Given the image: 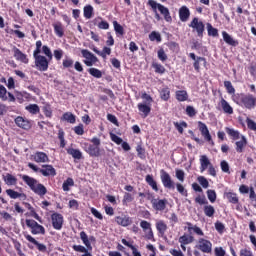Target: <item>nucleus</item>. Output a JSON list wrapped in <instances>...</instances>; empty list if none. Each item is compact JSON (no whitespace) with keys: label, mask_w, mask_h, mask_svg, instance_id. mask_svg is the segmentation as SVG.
Returning a JSON list of instances; mask_svg holds the SVG:
<instances>
[{"label":"nucleus","mask_w":256,"mask_h":256,"mask_svg":"<svg viewBox=\"0 0 256 256\" xmlns=\"http://www.w3.org/2000/svg\"><path fill=\"white\" fill-rule=\"evenodd\" d=\"M90 143H82V149L85 153H88L90 157H101V139L94 137L90 140Z\"/></svg>","instance_id":"obj_1"},{"label":"nucleus","mask_w":256,"mask_h":256,"mask_svg":"<svg viewBox=\"0 0 256 256\" xmlns=\"http://www.w3.org/2000/svg\"><path fill=\"white\" fill-rule=\"evenodd\" d=\"M26 225L31 229L32 235H45V227L41 226L37 221L27 219Z\"/></svg>","instance_id":"obj_2"},{"label":"nucleus","mask_w":256,"mask_h":256,"mask_svg":"<svg viewBox=\"0 0 256 256\" xmlns=\"http://www.w3.org/2000/svg\"><path fill=\"white\" fill-rule=\"evenodd\" d=\"M196 249H199L202 253H211L213 251V244L207 239L200 238L196 244Z\"/></svg>","instance_id":"obj_3"},{"label":"nucleus","mask_w":256,"mask_h":256,"mask_svg":"<svg viewBox=\"0 0 256 256\" xmlns=\"http://www.w3.org/2000/svg\"><path fill=\"white\" fill-rule=\"evenodd\" d=\"M189 27L197 32L198 37H203V33L205 32V24H203V21L199 20V18H193L189 24Z\"/></svg>","instance_id":"obj_4"},{"label":"nucleus","mask_w":256,"mask_h":256,"mask_svg":"<svg viewBox=\"0 0 256 256\" xmlns=\"http://www.w3.org/2000/svg\"><path fill=\"white\" fill-rule=\"evenodd\" d=\"M160 179L166 189H175V182H173L171 175H169L165 170L160 171Z\"/></svg>","instance_id":"obj_5"},{"label":"nucleus","mask_w":256,"mask_h":256,"mask_svg":"<svg viewBox=\"0 0 256 256\" xmlns=\"http://www.w3.org/2000/svg\"><path fill=\"white\" fill-rule=\"evenodd\" d=\"M82 57H84V63L87 67H93V65H95V63H97L98 59L97 56L93 55V53H91L89 50H85L83 49L81 51Z\"/></svg>","instance_id":"obj_6"},{"label":"nucleus","mask_w":256,"mask_h":256,"mask_svg":"<svg viewBox=\"0 0 256 256\" xmlns=\"http://www.w3.org/2000/svg\"><path fill=\"white\" fill-rule=\"evenodd\" d=\"M34 59L38 71H47V69H49V61L45 56H38Z\"/></svg>","instance_id":"obj_7"},{"label":"nucleus","mask_w":256,"mask_h":256,"mask_svg":"<svg viewBox=\"0 0 256 256\" xmlns=\"http://www.w3.org/2000/svg\"><path fill=\"white\" fill-rule=\"evenodd\" d=\"M152 207L155 209V211H165L167 207V199H158V198H153L151 200Z\"/></svg>","instance_id":"obj_8"},{"label":"nucleus","mask_w":256,"mask_h":256,"mask_svg":"<svg viewBox=\"0 0 256 256\" xmlns=\"http://www.w3.org/2000/svg\"><path fill=\"white\" fill-rule=\"evenodd\" d=\"M12 52L14 55V59H16V61H20V63H25V65L29 63V59L27 58V55L25 53H22L19 50V48H17L16 46H13Z\"/></svg>","instance_id":"obj_9"},{"label":"nucleus","mask_w":256,"mask_h":256,"mask_svg":"<svg viewBox=\"0 0 256 256\" xmlns=\"http://www.w3.org/2000/svg\"><path fill=\"white\" fill-rule=\"evenodd\" d=\"M80 239L82 241V243L85 245V247L89 250L92 251L93 250V246H91V242L95 241V237L94 236H88L87 233H85V231L80 232Z\"/></svg>","instance_id":"obj_10"},{"label":"nucleus","mask_w":256,"mask_h":256,"mask_svg":"<svg viewBox=\"0 0 256 256\" xmlns=\"http://www.w3.org/2000/svg\"><path fill=\"white\" fill-rule=\"evenodd\" d=\"M198 125L201 135L206 141H208V143H212L213 145V139L211 138V134L209 133V128H207V125L203 122H198Z\"/></svg>","instance_id":"obj_11"},{"label":"nucleus","mask_w":256,"mask_h":256,"mask_svg":"<svg viewBox=\"0 0 256 256\" xmlns=\"http://www.w3.org/2000/svg\"><path fill=\"white\" fill-rule=\"evenodd\" d=\"M51 219H52V225L54 229L58 231L61 230L63 227V215L59 213H54L52 214Z\"/></svg>","instance_id":"obj_12"},{"label":"nucleus","mask_w":256,"mask_h":256,"mask_svg":"<svg viewBox=\"0 0 256 256\" xmlns=\"http://www.w3.org/2000/svg\"><path fill=\"white\" fill-rule=\"evenodd\" d=\"M242 103L246 109H254L256 106V97H253V95L248 94L242 98Z\"/></svg>","instance_id":"obj_13"},{"label":"nucleus","mask_w":256,"mask_h":256,"mask_svg":"<svg viewBox=\"0 0 256 256\" xmlns=\"http://www.w3.org/2000/svg\"><path fill=\"white\" fill-rule=\"evenodd\" d=\"M22 181H24V183H26V185L30 187L31 191H35V189L37 188V185L40 184L39 181H37V179L30 177L28 175H23Z\"/></svg>","instance_id":"obj_14"},{"label":"nucleus","mask_w":256,"mask_h":256,"mask_svg":"<svg viewBox=\"0 0 256 256\" xmlns=\"http://www.w3.org/2000/svg\"><path fill=\"white\" fill-rule=\"evenodd\" d=\"M39 173H41L43 177H55V175H57L55 168L51 165H42V169L39 170Z\"/></svg>","instance_id":"obj_15"},{"label":"nucleus","mask_w":256,"mask_h":256,"mask_svg":"<svg viewBox=\"0 0 256 256\" xmlns=\"http://www.w3.org/2000/svg\"><path fill=\"white\" fill-rule=\"evenodd\" d=\"M25 239H27L29 241V243H33V245H36L38 251H40L41 253H47V246L39 243V241H36V239L33 238V236H31L29 234L25 235Z\"/></svg>","instance_id":"obj_16"},{"label":"nucleus","mask_w":256,"mask_h":256,"mask_svg":"<svg viewBox=\"0 0 256 256\" xmlns=\"http://www.w3.org/2000/svg\"><path fill=\"white\" fill-rule=\"evenodd\" d=\"M115 221L118 225H121L122 227H129V225L133 223L131 217L125 215L117 216L115 218Z\"/></svg>","instance_id":"obj_17"},{"label":"nucleus","mask_w":256,"mask_h":256,"mask_svg":"<svg viewBox=\"0 0 256 256\" xmlns=\"http://www.w3.org/2000/svg\"><path fill=\"white\" fill-rule=\"evenodd\" d=\"M211 161L207 157V155H201L200 156V172L204 173V171H207V169L211 166Z\"/></svg>","instance_id":"obj_18"},{"label":"nucleus","mask_w":256,"mask_h":256,"mask_svg":"<svg viewBox=\"0 0 256 256\" xmlns=\"http://www.w3.org/2000/svg\"><path fill=\"white\" fill-rule=\"evenodd\" d=\"M33 160L36 163H49V156L45 152H36L33 155Z\"/></svg>","instance_id":"obj_19"},{"label":"nucleus","mask_w":256,"mask_h":256,"mask_svg":"<svg viewBox=\"0 0 256 256\" xmlns=\"http://www.w3.org/2000/svg\"><path fill=\"white\" fill-rule=\"evenodd\" d=\"M15 123H16L17 127H20L21 129H30L31 128V123L29 122V120H27L21 116H18L15 119Z\"/></svg>","instance_id":"obj_20"},{"label":"nucleus","mask_w":256,"mask_h":256,"mask_svg":"<svg viewBox=\"0 0 256 256\" xmlns=\"http://www.w3.org/2000/svg\"><path fill=\"white\" fill-rule=\"evenodd\" d=\"M140 227L145 233H148V239L153 238V230L151 229V223L146 220L140 222Z\"/></svg>","instance_id":"obj_21"},{"label":"nucleus","mask_w":256,"mask_h":256,"mask_svg":"<svg viewBox=\"0 0 256 256\" xmlns=\"http://www.w3.org/2000/svg\"><path fill=\"white\" fill-rule=\"evenodd\" d=\"M220 107L222 108L223 112L227 115H233V107L227 102L225 99H221L219 103Z\"/></svg>","instance_id":"obj_22"},{"label":"nucleus","mask_w":256,"mask_h":256,"mask_svg":"<svg viewBox=\"0 0 256 256\" xmlns=\"http://www.w3.org/2000/svg\"><path fill=\"white\" fill-rule=\"evenodd\" d=\"M151 104H144L139 103L138 104V111H140L141 115L145 118L149 116V113H151Z\"/></svg>","instance_id":"obj_23"},{"label":"nucleus","mask_w":256,"mask_h":256,"mask_svg":"<svg viewBox=\"0 0 256 256\" xmlns=\"http://www.w3.org/2000/svg\"><path fill=\"white\" fill-rule=\"evenodd\" d=\"M68 155H71V157H73V159H77L78 161L83 159V152H81V150L79 149H74V148H67L66 149Z\"/></svg>","instance_id":"obj_24"},{"label":"nucleus","mask_w":256,"mask_h":256,"mask_svg":"<svg viewBox=\"0 0 256 256\" xmlns=\"http://www.w3.org/2000/svg\"><path fill=\"white\" fill-rule=\"evenodd\" d=\"M189 15H191V13L189 12V8H187V6H183L180 8L179 17L183 23L189 20Z\"/></svg>","instance_id":"obj_25"},{"label":"nucleus","mask_w":256,"mask_h":256,"mask_svg":"<svg viewBox=\"0 0 256 256\" xmlns=\"http://www.w3.org/2000/svg\"><path fill=\"white\" fill-rule=\"evenodd\" d=\"M158 11H160L161 15L164 16L165 21H167L168 23L172 21L171 14L169 13V9L163 6V4L159 5Z\"/></svg>","instance_id":"obj_26"},{"label":"nucleus","mask_w":256,"mask_h":256,"mask_svg":"<svg viewBox=\"0 0 256 256\" xmlns=\"http://www.w3.org/2000/svg\"><path fill=\"white\" fill-rule=\"evenodd\" d=\"M72 249L77 253H84L82 256H93L91 252H89V250L83 245H73Z\"/></svg>","instance_id":"obj_27"},{"label":"nucleus","mask_w":256,"mask_h":256,"mask_svg":"<svg viewBox=\"0 0 256 256\" xmlns=\"http://www.w3.org/2000/svg\"><path fill=\"white\" fill-rule=\"evenodd\" d=\"M237 153H243V149L247 146V139L245 136H241V140L235 143Z\"/></svg>","instance_id":"obj_28"},{"label":"nucleus","mask_w":256,"mask_h":256,"mask_svg":"<svg viewBox=\"0 0 256 256\" xmlns=\"http://www.w3.org/2000/svg\"><path fill=\"white\" fill-rule=\"evenodd\" d=\"M156 229L160 235H165L167 231V224L163 220L156 221Z\"/></svg>","instance_id":"obj_29"},{"label":"nucleus","mask_w":256,"mask_h":256,"mask_svg":"<svg viewBox=\"0 0 256 256\" xmlns=\"http://www.w3.org/2000/svg\"><path fill=\"white\" fill-rule=\"evenodd\" d=\"M222 37H223V40L225 41V43H227L228 45H232V47H236L237 41H235L233 39V37H231V35H229V33L223 31Z\"/></svg>","instance_id":"obj_30"},{"label":"nucleus","mask_w":256,"mask_h":256,"mask_svg":"<svg viewBox=\"0 0 256 256\" xmlns=\"http://www.w3.org/2000/svg\"><path fill=\"white\" fill-rule=\"evenodd\" d=\"M187 227H188L189 233H191L193 231V233H195L196 235L203 237V235H204L203 230H201V228H199V226H195L188 222Z\"/></svg>","instance_id":"obj_31"},{"label":"nucleus","mask_w":256,"mask_h":256,"mask_svg":"<svg viewBox=\"0 0 256 256\" xmlns=\"http://www.w3.org/2000/svg\"><path fill=\"white\" fill-rule=\"evenodd\" d=\"M3 179L6 185H17V178L10 173L3 176Z\"/></svg>","instance_id":"obj_32"},{"label":"nucleus","mask_w":256,"mask_h":256,"mask_svg":"<svg viewBox=\"0 0 256 256\" xmlns=\"http://www.w3.org/2000/svg\"><path fill=\"white\" fill-rule=\"evenodd\" d=\"M176 99L177 101L183 102L189 99V94L185 90H178L176 91Z\"/></svg>","instance_id":"obj_33"},{"label":"nucleus","mask_w":256,"mask_h":256,"mask_svg":"<svg viewBox=\"0 0 256 256\" xmlns=\"http://www.w3.org/2000/svg\"><path fill=\"white\" fill-rule=\"evenodd\" d=\"M53 27H54V32L58 37H63V35H65V32L63 30V24H61V22L54 23Z\"/></svg>","instance_id":"obj_34"},{"label":"nucleus","mask_w":256,"mask_h":256,"mask_svg":"<svg viewBox=\"0 0 256 256\" xmlns=\"http://www.w3.org/2000/svg\"><path fill=\"white\" fill-rule=\"evenodd\" d=\"M36 195H39L40 197H43L47 195V188L43 184H39L36 186V189L33 191Z\"/></svg>","instance_id":"obj_35"},{"label":"nucleus","mask_w":256,"mask_h":256,"mask_svg":"<svg viewBox=\"0 0 256 256\" xmlns=\"http://www.w3.org/2000/svg\"><path fill=\"white\" fill-rule=\"evenodd\" d=\"M6 193H7L8 197H10L11 199H19L20 197L25 198V194H21L13 189L6 190Z\"/></svg>","instance_id":"obj_36"},{"label":"nucleus","mask_w":256,"mask_h":256,"mask_svg":"<svg viewBox=\"0 0 256 256\" xmlns=\"http://www.w3.org/2000/svg\"><path fill=\"white\" fill-rule=\"evenodd\" d=\"M225 197L228 199L229 203H233L234 205L239 203V198L233 192H227Z\"/></svg>","instance_id":"obj_37"},{"label":"nucleus","mask_w":256,"mask_h":256,"mask_svg":"<svg viewBox=\"0 0 256 256\" xmlns=\"http://www.w3.org/2000/svg\"><path fill=\"white\" fill-rule=\"evenodd\" d=\"M134 199H135V193L131 194L129 192H125L124 196H123L122 203L124 205H127V203H132V201H134Z\"/></svg>","instance_id":"obj_38"},{"label":"nucleus","mask_w":256,"mask_h":256,"mask_svg":"<svg viewBox=\"0 0 256 256\" xmlns=\"http://www.w3.org/2000/svg\"><path fill=\"white\" fill-rule=\"evenodd\" d=\"M146 183H148V185H150V187H152L154 191H159V188L157 187V182L155 181V179H153V176L147 175Z\"/></svg>","instance_id":"obj_39"},{"label":"nucleus","mask_w":256,"mask_h":256,"mask_svg":"<svg viewBox=\"0 0 256 256\" xmlns=\"http://www.w3.org/2000/svg\"><path fill=\"white\" fill-rule=\"evenodd\" d=\"M25 109L32 115H37V113H39V111H40L39 105H37V104H30V105L26 106Z\"/></svg>","instance_id":"obj_40"},{"label":"nucleus","mask_w":256,"mask_h":256,"mask_svg":"<svg viewBox=\"0 0 256 256\" xmlns=\"http://www.w3.org/2000/svg\"><path fill=\"white\" fill-rule=\"evenodd\" d=\"M207 31L209 37H218L219 31L216 28H213V25L211 23H207Z\"/></svg>","instance_id":"obj_41"},{"label":"nucleus","mask_w":256,"mask_h":256,"mask_svg":"<svg viewBox=\"0 0 256 256\" xmlns=\"http://www.w3.org/2000/svg\"><path fill=\"white\" fill-rule=\"evenodd\" d=\"M169 97H171V91L169 90V88H163L160 91V98L163 101H169Z\"/></svg>","instance_id":"obj_42"},{"label":"nucleus","mask_w":256,"mask_h":256,"mask_svg":"<svg viewBox=\"0 0 256 256\" xmlns=\"http://www.w3.org/2000/svg\"><path fill=\"white\" fill-rule=\"evenodd\" d=\"M179 243L183 245H189V243H193V236L183 235L179 238Z\"/></svg>","instance_id":"obj_43"},{"label":"nucleus","mask_w":256,"mask_h":256,"mask_svg":"<svg viewBox=\"0 0 256 256\" xmlns=\"http://www.w3.org/2000/svg\"><path fill=\"white\" fill-rule=\"evenodd\" d=\"M226 133L228 135H230V137H232V139H240L241 138V134L239 133V131H237L235 129L226 128Z\"/></svg>","instance_id":"obj_44"},{"label":"nucleus","mask_w":256,"mask_h":256,"mask_svg":"<svg viewBox=\"0 0 256 256\" xmlns=\"http://www.w3.org/2000/svg\"><path fill=\"white\" fill-rule=\"evenodd\" d=\"M88 72L90 75H92V77H95L96 79H101V77H103V72L97 68H90Z\"/></svg>","instance_id":"obj_45"},{"label":"nucleus","mask_w":256,"mask_h":256,"mask_svg":"<svg viewBox=\"0 0 256 256\" xmlns=\"http://www.w3.org/2000/svg\"><path fill=\"white\" fill-rule=\"evenodd\" d=\"M204 214L206 217H213L215 215V207L211 205L204 206Z\"/></svg>","instance_id":"obj_46"},{"label":"nucleus","mask_w":256,"mask_h":256,"mask_svg":"<svg viewBox=\"0 0 256 256\" xmlns=\"http://www.w3.org/2000/svg\"><path fill=\"white\" fill-rule=\"evenodd\" d=\"M84 17L85 19H91L93 17V6L87 5L84 7Z\"/></svg>","instance_id":"obj_47"},{"label":"nucleus","mask_w":256,"mask_h":256,"mask_svg":"<svg viewBox=\"0 0 256 256\" xmlns=\"http://www.w3.org/2000/svg\"><path fill=\"white\" fill-rule=\"evenodd\" d=\"M73 185H75V182L72 180V178H68L66 181H64L62 189L63 191H69L70 187H73Z\"/></svg>","instance_id":"obj_48"},{"label":"nucleus","mask_w":256,"mask_h":256,"mask_svg":"<svg viewBox=\"0 0 256 256\" xmlns=\"http://www.w3.org/2000/svg\"><path fill=\"white\" fill-rule=\"evenodd\" d=\"M63 120L67 121L68 123H75V115H73V113L71 112H66L63 114Z\"/></svg>","instance_id":"obj_49"},{"label":"nucleus","mask_w":256,"mask_h":256,"mask_svg":"<svg viewBox=\"0 0 256 256\" xmlns=\"http://www.w3.org/2000/svg\"><path fill=\"white\" fill-rule=\"evenodd\" d=\"M197 181L204 189H207L209 187V181L207 180V178H205V176H199L197 178Z\"/></svg>","instance_id":"obj_50"},{"label":"nucleus","mask_w":256,"mask_h":256,"mask_svg":"<svg viewBox=\"0 0 256 256\" xmlns=\"http://www.w3.org/2000/svg\"><path fill=\"white\" fill-rule=\"evenodd\" d=\"M207 197L210 203H215V201H217V193L215 192V190H208Z\"/></svg>","instance_id":"obj_51"},{"label":"nucleus","mask_w":256,"mask_h":256,"mask_svg":"<svg viewBox=\"0 0 256 256\" xmlns=\"http://www.w3.org/2000/svg\"><path fill=\"white\" fill-rule=\"evenodd\" d=\"M110 139L113 143H116V145H121L123 143V139L113 133H110Z\"/></svg>","instance_id":"obj_52"},{"label":"nucleus","mask_w":256,"mask_h":256,"mask_svg":"<svg viewBox=\"0 0 256 256\" xmlns=\"http://www.w3.org/2000/svg\"><path fill=\"white\" fill-rule=\"evenodd\" d=\"M149 39H150V41H158V43H159V42H161V34H159V32L153 31L149 35Z\"/></svg>","instance_id":"obj_53"},{"label":"nucleus","mask_w":256,"mask_h":256,"mask_svg":"<svg viewBox=\"0 0 256 256\" xmlns=\"http://www.w3.org/2000/svg\"><path fill=\"white\" fill-rule=\"evenodd\" d=\"M153 68L155 69L156 73H160L161 75H163V73H165V67L159 63H154Z\"/></svg>","instance_id":"obj_54"},{"label":"nucleus","mask_w":256,"mask_h":256,"mask_svg":"<svg viewBox=\"0 0 256 256\" xmlns=\"http://www.w3.org/2000/svg\"><path fill=\"white\" fill-rule=\"evenodd\" d=\"M224 87L227 89L230 95H233V93H235V88L233 87V84H231V81H225Z\"/></svg>","instance_id":"obj_55"},{"label":"nucleus","mask_w":256,"mask_h":256,"mask_svg":"<svg viewBox=\"0 0 256 256\" xmlns=\"http://www.w3.org/2000/svg\"><path fill=\"white\" fill-rule=\"evenodd\" d=\"M0 99L7 101V88L3 85H0Z\"/></svg>","instance_id":"obj_56"},{"label":"nucleus","mask_w":256,"mask_h":256,"mask_svg":"<svg viewBox=\"0 0 256 256\" xmlns=\"http://www.w3.org/2000/svg\"><path fill=\"white\" fill-rule=\"evenodd\" d=\"M176 179H178V181H180L181 183H183V181H185V172L183 170H176Z\"/></svg>","instance_id":"obj_57"},{"label":"nucleus","mask_w":256,"mask_h":256,"mask_svg":"<svg viewBox=\"0 0 256 256\" xmlns=\"http://www.w3.org/2000/svg\"><path fill=\"white\" fill-rule=\"evenodd\" d=\"M73 63H74L73 59H71V58H65V59L63 60L62 65H63V67H64L65 69H69V67H73Z\"/></svg>","instance_id":"obj_58"},{"label":"nucleus","mask_w":256,"mask_h":256,"mask_svg":"<svg viewBox=\"0 0 256 256\" xmlns=\"http://www.w3.org/2000/svg\"><path fill=\"white\" fill-rule=\"evenodd\" d=\"M42 51H43L44 55H46V57H48V59L50 61H51V59H53V53H51V49L49 47L43 46Z\"/></svg>","instance_id":"obj_59"},{"label":"nucleus","mask_w":256,"mask_h":256,"mask_svg":"<svg viewBox=\"0 0 256 256\" xmlns=\"http://www.w3.org/2000/svg\"><path fill=\"white\" fill-rule=\"evenodd\" d=\"M176 189H177L178 193H180L184 197H187V190H185V187L182 184L177 183Z\"/></svg>","instance_id":"obj_60"},{"label":"nucleus","mask_w":256,"mask_h":256,"mask_svg":"<svg viewBox=\"0 0 256 256\" xmlns=\"http://www.w3.org/2000/svg\"><path fill=\"white\" fill-rule=\"evenodd\" d=\"M113 25H114V29L116 31V33H119V35H123V26H121V24H118L117 21H114L113 22Z\"/></svg>","instance_id":"obj_61"},{"label":"nucleus","mask_w":256,"mask_h":256,"mask_svg":"<svg viewBox=\"0 0 256 256\" xmlns=\"http://www.w3.org/2000/svg\"><path fill=\"white\" fill-rule=\"evenodd\" d=\"M158 59L163 62L167 61V54L165 53V50L163 49L158 50Z\"/></svg>","instance_id":"obj_62"},{"label":"nucleus","mask_w":256,"mask_h":256,"mask_svg":"<svg viewBox=\"0 0 256 256\" xmlns=\"http://www.w3.org/2000/svg\"><path fill=\"white\" fill-rule=\"evenodd\" d=\"M220 167H221V169H222V171H223L224 173H230V172H229V163H228L227 161L223 160V161L220 163Z\"/></svg>","instance_id":"obj_63"},{"label":"nucleus","mask_w":256,"mask_h":256,"mask_svg":"<svg viewBox=\"0 0 256 256\" xmlns=\"http://www.w3.org/2000/svg\"><path fill=\"white\" fill-rule=\"evenodd\" d=\"M214 253L216 256H225V250L223 247H216Z\"/></svg>","instance_id":"obj_64"}]
</instances>
